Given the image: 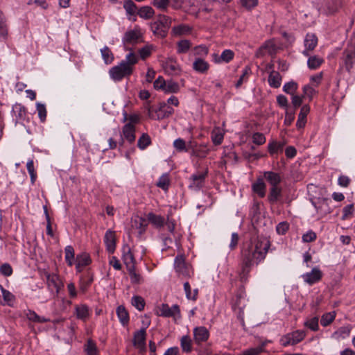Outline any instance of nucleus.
I'll return each instance as SVG.
<instances>
[{
	"label": "nucleus",
	"instance_id": "52",
	"mask_svg": "<svg viewBox=\"0 0 355 355\" xmlns=\"http://www.w3.org/2000/svg\"><path fill=\"white\" fill-rule=\"evenodd\" d=\"M26 168L30 175L31 182L34 184L37 179V173L35 171L34 163L33 159H29L26 163Z\"/></svg>",
	"mask_w": 355,
	"mask_h": 355
},
{
	"label": "nucleus",
	"instance_id": "17",
	"mask_svg": "<svg viewBox=\"0 0 355 355\" xmlns=\"http://www.w3.org/2000/svg\"><path fill=\"white\" fill-rule=\"evenodd\" d=\"M209 337V332L205 327H196L193 329V339L196 344L206 342Z\"/></svg>",
	"mask_w": 355,
	"mask_h": 355
},
{
	"label": "nucleus",
	"instance_id": "7",
	"mask_svg": "<svg viewBox=\"0 0 355 355\" xmlns=\"http://www.w3.org/2000/svg\"><path fill=\"white\" fill-rule=\"evenodd\" d=\"M132 71L130 67L124 63L112 67L109 71L110 78L115 82L121 80L123 78L130 76Z\"/></svg>",
	"mask_w": 355,
	"mask_h": 355
},
{
	"label": "nucleus",
	"instance_id": "26",
	"mask_svg": "<svg viewBox=\"0 0 355 355\" xmlns=\"http://www.w3.org/2000/svg\"><path fill=\"white\" fill-rule=\"evenodd\" d=\"M75 315L78 319L85 322L90 315L89 306L84 304L76 306Z\"/></svg>",
	"mask_w": 355,
	"mask_h": 355
},
{
	"label": "nucleus",
	"instance_id": "48",
	"mask_svg": "<svg viewBox=\"0 0 355 355\" xmlns=\"http://www.w3.org/2000/svg\"><path fill=\"white\" fill-rule=\"evenodd\" d=\"M180 345L183 352L189 353L192 350L191 339L189 336H184L180 340Z\"/></svg>",
	"mask_w": 355,
	"mask_h": 355
},
{
	"label": "nucleus",
	"instance_id": "34",
	"mask_svg": "<svg viewBox=\"0 0 355 355\" xmlns=\"http://www.w3.org/2000/svg\"><path fill=\"white\" fill-rule=\"evenodd\" d=\"M128 271L130 275V282L133 284H141L144 282V277L139 273L136 272L134 265L129 266Z\"/></svg>",
	"mask_w": 355,
	"mask_h": 355
},
{
	"label": "nucleus",
	"instance_id": "59",
	"mask_svg": "<svg viewBox=\"0 0 355 355\" xmlns=\"http://www.w3.org/2000/svg\"><path fill=\"white\" fill-rule=\"evenodd\" d=\"M180 90V86L178 83L173 80L166 82L164 92L166 93H177Z\"/></svg>",
	"mask_w": 355,
	"mask_h": 355
},
{
	"label": "nucleus",
	"instance_id": "24",
	"mask_svg": "<svg viewBox=\"0 0 355 355\" xmlns=\"http://www.w3.org/2000/svg\"><path fill=\"white\" fill-rule=\"evenodd\" d=\"M146 335V328L136 331L134 335V345L141 350L145 348Z\"/></svg>",
	"mask_w": 355,
	"mask_h": 355
},
{
	"label": "nucleus",
	"instance_id": "58",
	"mask_svg": "<svg viewBox=\"0 0 355 355\" xmlns=\"http://www.w3.org/2000/svg\"><path fill=\"white\" fill-rule=\"evenodd\" d=\"M65 260L69 266H72L74 259V250L71 245H67L64 249Z\"/></svg>",
	"mask_w": 355,
	"mask_h": 355
},
{
	"label": "nucleus",
	"instance_id": "50",
	"mask_svg": "<svg viewBox=\"0 0 355 355\" xmlns=\"http://www.w3.org/2000/svg\"><path fill=\"white\" fill-rule=\"evenodd\" d=\"M250 73H251L250 67H248V66H246L243 69L242 74L240 76V78L238 80V81L236 82V83L235 84V87L236 88H239V87H240L242 85V84L243 83L246 82L248 80V76L250 74Z\"/></svg>",
	"mask_w": 355,
	"mask_h": 355
},
{
	"label": "nucleus",
	"instance_id": "49",
	"mask_svg": "<svg viewBox=\"0 0 355 355\" xmlns=\"http://www.w3.org/2000/svg\"><path fill=\"white\" fill-rule=\"evenodd\" d=\"M335 317V311H331L323 314L320 320V323L322 326L327 327L334 320Z\"/></svg>",
	"mask_w": 355,
	"mask_h": 355
},
{
	"label": "nucleus",
	"instance_id": "10",
	"mask_svg": "<svg viewBox=\"0 0 355 355\" xmlns=\"http://www.w3.org/2000/svg\"><path fill=\"white\" fill-rule=\"evenodd\" d=\"M331 202V200L327 198H318L311 200L312 205L320 218H323L332 211L330 207Z\"/></svg>",
	"mask_w": 355,
	"mask_h": 355
},
{
	"label": "nucleus",
	"instance_id": "2",
	"mask_svg": "<svg viewBox=\"0 0 355 355\" xmlns=\"http://www.w3.org/2000/svg\"><path fill=\"white\" fill-rule=\"evenodd\" d=\"M171 23L172 19L170 17L159 15L157 16L156 21L150 23V29L155 36L159 38H164L167 35Z\"/></svg>",
	"mask_w": 355,
	"mask_h": 355
},
{
	"label": "nucleus",
	"instance_id": "11",
	"mask_svg": "<svg viewBox=\"0 0 355 355\" xmlns=\"http://www.w3.org/2000/svg\"><path fill=\"white\" fill-rule=\"evenodd\" d=\"M143 34L138 27L126 31L122 38L123 44L125 45H135L142 41Z\"/></svg>",
	"mask_w": 355,
	"mask_h": 355
},
{
	"label": "nucleus",
	"instance_id": "57",
	"mask_svg": "<svg viewBox=\"0 0 355 355\" xmlns=\"http://www.w3.org/2000/svg\"><path fill=\"white\" fill-rule=\"evenodd\" d=\"M318 318L313 317L311 319H308L304 322V326L311 329V331H316L318 330Z\"/></svg>",
	"mask_w": 355,
	"mask_h": 355
},
{
	"label": "nucleus",
	"instance_id": "37",
	"mask_svg": "<svg viewBox=\"0 0 355 355\" xmlns=\"http://www.w3.org/2000/svg\"><path fill=\"white\" fill-rule=\"evenodd\" d=\"M26 316L28 320L37 323H44L50 320L48 318L40 316L35 311L31 309L26 311Z\"/></svg>",
	"mask_w": 355,
	"mask_h": 355
},
{
	"label": "nucleus",
	"instance_id": "3",
	"mask_svg": "<svg viewBox=\"0 0 355 355\" xmlns=\"http://www.w3.org/2000/svg\"><path fill=\"white\" fill-rule=\"evenodd\" d=\"M40 276L42 279H46L47 288L51 294L54 297H57L60 289L63 287V283L59 276L55 273H50L45 270L40 272Z\"/></svg>",
	"mask_w": 355,
	"mask_h": 355
},
{
	"label": "nucleus",
	"instance_id": "53",
	"mask_svg": "<svg viewBox=\"0 0 355 355\" xmlns=\"http://www.w3.org/2000/svg\"><path fill=\"white\" fill-rule=\"evenodd\" d=\"M170 184L169 178L167 173L163 174L159 177L156 185L162 189L163 190L166 191L168 189Z\"/></svg>",
	"mask_w": 355,
	"mask_h": 355
},
{
	"label": "nucleus",
	"instance_id": "38",
	"mask_svg": "<svg viewBox=\"0 0 355 355\" xmlns=\"http://www.w3.org/2000/svg\"><path fill=\"white\" fill-rule=\"evenodd\" d=\"M211 137L215 145H220L224 138V132L220 128H214L211 133Z\"/></svg>",
	"mask_w": 355,
	"mask_h": 355
},
{
	"label": "nucleus",
	"instance_id": "32",
	"mask_svg": "<svg viewBox=\"0 0 355 355\" xmlns=\"http://www.w3.org/2000/svg\"><path fill=\"white\" fill-rule=\"evenodd\" d=\"M310 112V107L308 105H304L301 107L300 112L298 115V119L296 123V126L298 128H303L306 122V116Z\"/></svg>",
	"mask_w": 355,
	"mask_h": 355
},
{
	"label": "nucleus",
	"instance_id": "16",
	"mask_svg": "<svg viewBox=\"0 0 355 355\" xmlns=\"http://www.w3.org/2000/svg\"><path fill=\"white\" fill-rule=\"evenodd\" d=\"M148 223L144 218L135 216L131 219V227L137 230L139 236H141L146 230Z\"/></svg>",
	"mask_w": 355,
	"mask_h": 355
},
{
	"label": "nucleus",
	"instance_id": "54",
	"mask_svg": "<svg viewBox=\"0 0 355 355\" xmlns=\"http://www.w3.org/2000/svg\"><path fill=\"white\" fill-rule=\"evenodd\" d=\"M138 62V58L137 55L133 53L130 52L125 56V60H122L121 62L124 63L125 64H128L130 67L132 71H133V66Z\"/></svg>",
	"mask_w": 355,
	"mask_h": 355
},
{
	"label": "nucleus",
	"instance_id": "27",
	"mask_svg": "<svg viewBox=\"0 0 355 355\" xmlns=\"http://www.w3.org/2000/svg\"><path fill=\"white\" fill-rule=\"evenodd\" d=\"M162 67L164 71L169 75L178 74L180 71L178 64L172 59L166 60Z\"/></svg>",
	"mask_w": 355,
	"mask_h": 355
},
{
	"label": "nucleus",
	"instance_id": "43",
	"mask_svg": "<svg viewBox=\"0 0 355 355\" xmlns=\"http://www.w3.org/2000/svg\"><path fill=\"white\" fill-rule=\"evenodd\" d=\"M87 355H98V349L94 341L89 339L85 345Z\"/></svg>",
	"mask_w": 355,
	"mask_h": 355
},
{
	"label": "nucleus",
	"instance_id": "39",
	"mask_svg": "<svg viewBox=\"0 0 355 355\" xmlns=\"http://www.w3.org/2000/svg\"><path fill=\"white\" fill-rule=\"evenodd\" d=\"M116 314L122 325H127L129 322L128 313L123 306H119L116 309Z\"/></svg>",
	"mask_w": 355,
	"mask_h": 355
},
{
	"label": "nucleus",
	"instance_id": "62",
	"mask_svg": "<svg viewBox=\"0 0 355 355\" xmlns=\"http://www.w3.org/2000/svg\"><path fill=\"white\" fill-rule=\"evenodd\" d=\"M265 343L261 345L245 350L242 355H258L264 351Z\"/></svg>",
	"mask_w": 355,
	"mask_h": 355
},
{
	"label": "nucleus",
	"instance_id": "12",
	"mask_svg": "<svg viewBox=\"0 0 355 355\" xmlns=\"http://www.w3.org/2000/svg\"><path fill=\"white\" fill-rule=\"evenodd\" d=\"M174 268L179 275L189 277L193 274L190 266L186 263L184 255H178L174 260Z\"/></svg>",
	"mask_w": 355,
	"mask_h": 355
},
{
	"label": "nucleus",
	"instance_id": "29",
	"mask_svg": "<svg viewBox=\"0 0 355 355\" xmlns=\"http://www.w3.org/2000/svg\"><path fill=\"white\" fill-rule=\"evenodd\" d=\"M252 189L259 197L263 198L265 196L266 185L261 178H257V181L252 184Z\"/></svg>",
	"mask_w": 355,
	"mask_h": 355
},
{
	"label": "nucleus",
	"instance_id": "36",
	"mask_svg": "<svg viewBox=\"0 0 355 355\" xmlns=\"http://www.w3.org/2000/svg\"><path fill=\"white\" fill-rule=\"evenodd\" d=\"M269 85L273 88H278L281 85L282 77L279 72L272 71L268 76Z\"/></svg>",
	"mask_w": 355,
	"mask_h": 355
},
{
	"label": "nucleus",
	"instance_id": "28",
	"mask_svg": "<svg viewBox=\"0 0 355 355\" xmlns=\"http://www.w3.org/2000/svg\"><path fill=\"white\" fill-rule=\"evenodd\" d=\"M91 263V259L87 253H82L76 257V268L78 272H81L83 268Z\"/></svg>",
	"mask_w": 355,
	"mask_h": 355
},
{
	"label": "nucleus",
	"instance_id": "5",
	"mask_svg": "<svg viewBox=\"0 0 355 355\" xmlns=\"http://www.w3.org/2000/svg\"><path fill=\"white\" fill-rule=\"evenodd\" d=\"M306 335V331L304 330H295L282 336L279 343L283 347L295 345L303 340Z\"/></svg>",
	"mask_w": 355,
	"mask_h": 355
},
{
	"label": "nucleus",
	"instance_id": "30",
	"mask_svg": "<svg viewBox=\"0 0 355 355\" xmlns=\"http://www.w3.org/2000/svg\"><path fill=\"white\" fill-rule=\"evenodd\" d=\"M282 189L280 186L270 187L268 199L270 203L275 204L282 197Z\"/></svg>",
	"mask_w": 355,
	"mask_h": 355
},
{
	"label": "nucleus",
	"instance_id": "14",
	"mask_svg": "<svg viewBox=\"0 0 355 355\" xmlns=\"http://www.w3.org/2000/svg\"><path fill=\"white\" fill-rule=\"evenodd\" d=\"M322 277V272L318 267H314L311 272L304 273L302 275L304 282L309 285H313L318 283Z\"/></svg>",
	"mask_w": 355,
	"mask_h": 355
},
{
	"label": "nucleus",
	"instance_id": "18",
	"mask_svg": "<svg viewBox=\"0 0 355 355\" xmlns=\"http://www.w3.org/2000/svg\"><path fill=\"white\" fill-rule=\"evenodd\" d=\"M121 135L128 143H134L136 139L135 124L128 123L124 125L122 128Z\"/></svg>",
	"mask_w": 355,
	"mask_h": 355
},
{
	"label": "nucleus",
	"instance_id": "9",
	"mask_svg": "<svg viewBox=\"0 0 355 355\" xmlns=\"http://www.w3.org/2000/svg\"><path fill=\"white\" fill-rule=\"evenodd\" d=\"M208 175V168H206L202 171H198L191 175L189 178V188L193 191H199L205 184V179Z\"/></svg>",
	"mask_w": 355,
	"mask_h": 355
},
{
	"label": "nucleus",
	"instance_id": "61",
	"mask_svg": "<svg viewBox=\"0 0 355 355\" xmlns=\"http://www.w3.org/2000/svg\"><path fill=\"white\" fill-rule=\"evenodd\" d=\"M123 8L125 10L127 14L130 15H134L137 12V6L132 0H128L125 1Z\"/></svg>",
	"mask_w": 355,
	"mask_h": 355
},
{
	"label": "nucleus",
	"instance_id": "21",
	"mask_svg": "<svg viewBox=\"0 0 355 355\" xmlns=\"http://www.w3.org/2000/svg\"><path fill=\"white\" fill-rule=\"evenodd\" d=\"M192 27L188 24H180L173 27L171 35L174 37H181L191 34Z\"/></svg>",
	"mask_w": 355,
	"mask_h": 355
},
{
	"label": "nucleus",
	"instance_id": "45",
	"mask_svg": "<svg viewBox=\"0 0 355 355\" xmlns=\"http://www.w3.org/2000/svg\"><path fill=\"white\" fill-rule=\"evenodd\" d=\"M151 144L150 136L146 133H143L137 141V146L141 150H144Z\"/></svg>",
	"mask_w": 355,
	"mask_h": 355
},
{
	"label": "nucleus",
	"instance_id": "60",
	"mask_svg": "<svg viewBox=\"0 0 355 355\" xmlns=\"http://www.w3.org/2000/svg\"><path fill=\"white\" fill-rule=\"evenodd\" d=\"M354 212V207L353 204L347 205V206L344 207L343 209V216L341 217V219L343 220H347L348 218H351Z\"/></svg>",
	"mask_w": 355,
	"mask_h": 355
},
{
	"label": "nucleus",
	"instance_id": "19",
	"mask_svg": "<svg viewBox=\"0 0 355 355\" xmlns=\"http://www.w3.org/2000/svg\"><path fill=\"white\" fill-rule=\"evenodd\" d=\"M318 44V38L313 33H307L304 39L305 49L303 54L306 56L309 55V51L313 50Z\"/></svg>",
	"mask_w": 355,
	"mask_h": 355
},
{
	"label": "nucleus",
	"instance_id": "41",
	"mask_svg": "<svg viewBox=\"0 0 355 355\" xmlns=\"http://www.w3.org/2000/svg\"><path fill=\"white\" fill-rule=\"evenodd\" d=\"M8 33V28L6 18L3 12L0 10V37L6 39Z\"/></svg>",
	"mask_w": 355,
	"mask_h": 355
},
{
	"label": "nucleus",
	"instance_id": "64",
	"mask_svg": "<svg viewBox=\"0 0 355 355\" xmlns=\"http://www.w3.org/2000/svg\"><path fill=\"white\" fill-rule=\"evenodd\" d=\"M13 270L12 266L8 263H3L0 266V273L4 277H10L12 275Z\"/></svg>",
	"mask_w": 355,
	"mask_h": 355
},
{
	"label": "nucleus",
	"instance_id": "47",
	"mask_svg": "<svg viewBox=\"0 0 355 355\" xmlns=\"http://www.w3.org/2000/svg\"><path fill=\"white\" fill-rule=\"evenodd\" d=\"M324 62L323 59L318 56H311L308 59L307 64L309 69H315Z\"/></svg>",
	"mask_w": 355,
	"mask_h": 355
},
{
	"label": "nucleus",
	"instance_id": "46",
	"mask_svg": "<svg viewBox=\"0 0 355 355\" xmlns=\"http://www.w3.org/2000/svg\"><path fill=\"white\" fill-rule=\"evenodd\" d=\"M101 56L105 64H111L114 60V55L107 46L101 49Z\"/></svg>",
	"mask_w": 355,
	"mask_h": 355
},
{
	"label": "nucleus",
	"instance_id": "8",
	"mask_svg": "<svg viewBox=\"0 0 355 355\" xmlns=\"http://www.w3.org/2000/svg\"><path fill=\"white\" fill-rule=\"evenodd\" d=\"M279 49L278 44L275 39H271L266 41L256 51V56L261 58L266 55H274Z\"/></svg>",
	"mask_w": 355,
	"mask_h": 355
},
{
	"label": "nucleus",
	"instance_id": "15",
	"mask_svg": "<svg viewBox=\"0 0 355 355\" xmlns=\"http://www.w3.org/2000/svg\"><path fill=\"white\" fill-rule=\"evenodd\" d=\"M12 114L15 123L23 122L27 115L26 108L20 103H15L12 107Z\"/></svg>",
	"mask_w": 355,
	"mask_h": 355
},
{
	"label": "nucleus",
	"instance_id": "22",
	"mask_svg": "<svg viewBox=\"0 0 355 355\" xmlns=\"http://www.w3.org/2000/svg\"><path fill=\"white\" fill-rule=\"evenodd\" d=\"M148 221L155 228L161 229L166 223V219L161 215H157L153 212H149L147 216Z\"/></svg>",
	"mask_w": 355,
	"mask_h": 355
},
{
	"label": "nucleus",
	"instance_id": "25",
	"mask_svg": "<svg viewBox=\"0 0 355 355\" xmlns=\"http://www.w3.org/2000/svg\"><path fill=\"white\" fill-rule=\"evenodd\" d=\"M263 178L271 187L279 186L282 182V177L279 173L268 171L263 173Z\"/></svg>",
	"mask_w": 355,
	"mask_h": 355
},
{
	"label": "nucleus",
	"instance_id": "51",
	"mask_svg": "<svg viewBox=\"0 0 355 355\" xmlns=\"http://www.w3.org/2000/svg\"><path fill=\"white\" fill-rule=\"evenodd\" d=\"M191 42L189 40H183L178 42L177 52L178 53H185L191 47Z\"/></svg>",
	"mask_w": 355,
	"mask_h": 355
},
{
	"label": "nucleus",
	"instance_id": "55",
	"mask_svg": "<svg viewBox=\"0 0 355 355\" xmlns=\"http://www.w3.org/2000/svg\"><path fill=\"white\" fill-rule=\"evenodd\" d=\"M132 305L139 311H142L145 306V301L141 296L135 295L131 300Z\"/></svg>",
	"mask_w": 355,
	"mask_h": 355
},
{
	"label": "nucleus",
	"instance_id": "1",
	"mask_svg": "<svg viewBox=\"0 0 355 355\" xmlns=\"http://www.w3.org/2000/svg\"><path fill=\"white\" fill-rule=\"evenodd\" d=\"M270 242L266 239L251 240L242 250L239 278L242 282L248 279V274L254 264L263 261L270 248Z\"/></svg>",
	"mask_w": 355,
	"mask_h": 355
},
{
	"label": "nucleus",
	"instance_id": "56",
	"mask_svg": "<svg viewBox=\"0 0 355 355\" xmlns=\"http://www.w3.org/2000/svg\"><path fill=\"white\" fill-rule=\"evenodd\" d=\"M297 87L298 85L297 83L294 81H290L284 84V85L283 86V90L284 92L288 94L293 95L297 91Z\"/></svg>",
	"mask_w": 355,
	"mask_h": 355
},
{
	"label": "nucleus",
	"instance_id": "6",
	"mask_svg": "<svg viewBox=\"0 0 355 355\" xmlns=\"http://www.w3.org/2000/svg\"><path fill=\"white\" fill-rule=\"evenodd\" d=\"M246 306L245 293L243 288L239 290L235 298L233 299L232 309L237 314L238 318L243 322L244 309Z\"/></svg>",
	"mask_w": 355,
	"mask_h": 355
},
{
	"label": "nucleus",
	"instance_id": "23",
	"mask_svg": "<svg viewBox=\"0 0 355 355\" xmlns=\"http://www.w3.org/2000/svg\"><path fill=\"white\" fill-rule=\"evenodd\" d=\"M104 242L106 245L107 250L110 253H113L116 247V236L115 232L108 230L104 236Z\"/></svg>",
	"mask_w": 355,
	"mask_h": 355
},
{
	"label": "nucleus",
	"instance_id": "33",
	"mask_svg": "<svg viewBox=\"0 0 355 355\" xmlns=\"http://www.w3.org/2000/svg\"><path fill=\"white\" fill-rule=\"evenodd\" d=\"M123 259L128 268L134 265L135 257L130 246L128 245L123 247Z\"/></svg>",
	"mask_w": 355,
	"mask_h": 355
},
{
	"label": "nucleus",
	"instance_id": "20",
	"mask_svg": "<svg viewBox=\"0 0 355 355\" xmlns=\"http://www.w3.org/2000/svg\"><path fill=\"white\" fill-rule=\"evenodd\" d=\"M234 52L230 49L224 50L220 55L217 53L212 55L213 61L217 64L222 62L228 63L234 58Z\"/></svg>",
	"mask_w": 355,
	"mask_h": 355
},
{
	"label": "nucleus",
	"instance_id": "40",
	"mask_svg": "<svg viewBox=\"0 0 355 355\" xmlns=\"http://www.w3.org/2000/svg\"><path fill=\"white\" fill-rule=\"evenodd\" d=\"M284 144L275 141H270L268 144V150L270 155H273L283 151Z\"/></svg>",
	"mask_w": 355,
	"mask_h": 355
},
{
	"label": "nucleus",
	"instance_id": "4",
	"mask_svg": "<svg viewBox=\"0 0 355 355\" xmlns=\"http://www.w3.org/2000/svg\"><path fill=\"white\" fill-rule=\"evenodd\" d=\"M355 63V44H348L342 53L340 62V70L345 68L350 73Z\"/></svg>",
	"mask_w": 355,
	"mask_h": 355
},
{
	"label": "nucleus",
	"instance_id": "63",
	"mask_svg": "<svg viewBox=\"0 0 355 355\" xmlns=\"http://www.w3.org/2000/svg\"><path fill=\"white\" fill-rule=\"evenodd\" d=\"M36 108L40 121L42 122L45 121L46 118V109L45 105L40 103H37Z\"/></svg>",
	"mask_w": 355,
	"mask_h": 355
},
{
	"label": "nucleus",
	"instance_id": "13",
	"mask_svg": "<svg viewBox=\"0 0 355 355\" xmlns=\"http://www.w3.org/2000/svg\"><path fill=\"white\" fill-rule=\"evenodd\" d=\"M159 315L163 317L180 318V310L178 304L169 306L167 304H162L159 307Z\"/></svg>",
	"mask_w": 355,
	"mask_h": 355
},
{
	"label": "nucleus",
	"instance_id": "31",
	"mask_svg": "<svg viewBox=\"0 0 355 355\" xmlns=\"http://www.w3.org/2000/svg\"><path fill=\"white\" fill-rule=\"evenodd\" d=\"M209 64L205 60L198 58L193 63V69L200 73H205L209 70Z\"/></svg>",
	"mask_w": 355,
	"mask_h": 355
},
{
	"label": "nucleus",
	"instance_id": "35",
	"mask_svg": "<svg viewBox=\"0 0 355 355\" xmlns=\"http://www.w3.org/2000/svg\"><path fill=\"white\" fill-rule=\"evenodd\" d=\"M165 107H166V103L165 102L160 103L159 108L155 110L156 115H154L152 113L153 110H151L150 108H149V110H148L149 116L152 119H157V120L167 118L166 113L164 112Z\"/></svg>",
	"mask_w": 355,
	"mask_h": 355
},
{
	"label": "nucleus",
	"instance_id": "44",
	"mask_svg": "<svg viewBox=\"0 0 355 355\" xmlns=\"http://www.w3.org/2000/svg\"><path fill=\"white\" fill-rule=\"evenodd\" d=\"M1 291L2 293L3 300L6 302L7 305L12 306L13 302L15 300V295L9 291L5 289L3 286H1Z\"/></svg>",
	"mask_w": 355,
	"mask_h": 355
},
{
	"label": "nucleus",
	"instance_id": "42",
	"mask_svg": "<svg viewBox=\"0 0 355 355\" xmlns=\"http://www.w3.org/2000/svg\"><path fill=\"white\" fill-rule=\"evenodd\" d=\"M154 13L153 9L150 6H143L137 12L138 15L145 19L152 18Z\"/></svg>",
	"mask_w": 355,
	"mask_h": 355
}]
</instances>
